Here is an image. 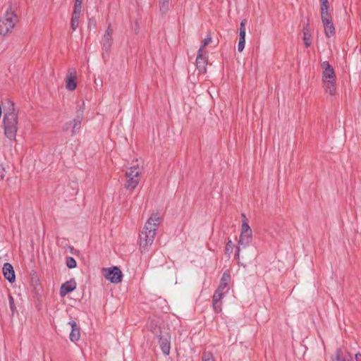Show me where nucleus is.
Segmentation results:
<instances>
[{"mask_svg":"<svg viewBox=\"0 0 361 361\" xmlns=\"http://www.w3.org/2000/svg\"><path fill=\"white\" fill-rule=\"evenodd\" d=\"M160 223V217L158 213L151 215L145 224V226L140 234V250L142 252L148 250L154 240L158 226Z\"/></svg>","mask_w":361,"mask_h":361,"instance_id":"1","label":"nucleus"},{"mask_svg":"<svg viewBox=\"0 0 361 361\" xmlns=\"http://www.w3.org/2000/svg\"><path fill=\"white\" fill-rule=\"evenodd\" d=\"M4 116L2 126L5 136L10 140H14L18 129V113L15 104L11 101H8L6 106L4 107Z\"/></svg>","mask_w":361,"mask_h":361,"instance_id":"2","label":"nucleus"},{"mask_svg":"<svg viewBox=\"0 0 361 361\" xmlns=\"http://www.w3.org/2000/svg\"><path fill=\"white\" fill-rule=\"evenodd\" d=\"M322 69V80L326 91L331 95L335 94L336 74L333 67L328 61H324L321 64Z\"/></svg>","mask_w":361,"mask_h":361,"instance_id":"3","label":"nucleus"},{"mask_svg":"<svg viewBox=\"0 0 361 361\" xmlns=\"http://www.w3.org/2000/svg\"><path fill=\"white\" fill-rule=\"evenodd\" d=\"M243 222L241 226V232L238 240V247L236 250V258L239 259L240 250L241 248L247 247L252 240V231L248 225L247 219L244 214H242Z\"/></svg>","mask_w":361,"mask_h":361,"instance_id":"4","label":"nucleus"},{"mask_svg":"<svg viewBox=\"0 0 361 361\" xmlns=\"http://www.w3.org/2000/svg\"><path fill=\"white\" fill-rule=\"evenodd\" d=\"M18 22V16L11 8H8L4 16L0 18V35L6 36L12 32Z\"/></svg>","mask_w":361,"mask_h":361,"instance_id":"5","label":"nucleus"},{"mask_svg":"<svg viewBox=\"0 0 361 361\" xmlns=\"http://www.w3.org/2000/svg\"><path fill=\"white\" fill-rule=\"evenodd\" d=\"M140 174L141 171L138 165L128 168L126 172L125 188L127 190H134L139 183Z\"/></svg>","mask_w":361,"mask_h":361,"instance_id":"6","label":"nucleus"},{"mask_svg":"<svg viewBox=\"0 0 361 361\" xmlns=\"http://www.w3.org/2000/svg\"><path fill=\"white\" fill-rule=\"evenodd\" d=\"M147 328L156 337L163 334L164 331H168L169 330L162 319L157 317L149 318L147 324Z\"/></svg>","mask_w":361,"mask_h":361,"instance_id":"7","label":"nucleus"},{"mask_svg":"<svg viewBox=\"0 0 361 361\" xmlns=\"http://www.w3.org/2000/svg\"><path fill=\"white\" fill-rule=\"evenodd\" d=\"M102 273L106 279L113 283H118L121 281L123 274L117 267L104 268Z\"/></svg>","mask_w":361,"mask_h":361,"instance_id":"8","label":"nucleus"},{"mask_svg":"<svg viewBox=\"0 0 361 361\" xmlns=\"http://www.w3.org/2000/svg\"><path fill=\"white\" fill-rule=\"evenodd\" d=\"M83 119V110L80 109L77 111L75 118L72 121L66 124V127L63 130H68L71 128V135H75L80 130L81 122Z\"/></svg>","mask_w":361,"mask_h":361,"instance_id":"9","label":"nucleus"},{"mask_svg":"<svg viewBox=\"0 0 361 361\" xmlns=\"http://www.w3.org/2000/svg\"><path fill=\"white\" fill-rule=\"evenodd\" d=\"M159 338V343L162 353L168 355L170 353L171 345H170V335L168 331H164L163 334L157 336Z\"/></svg>","mask_w":361,"mask_h":361,"instance_id":"10","label":"nucleus"},{"mask_svg":"<svg viewBox=\"0 0 361 361\" xmlns=\"http://www.w3.org/2000/svg\"><path fill=\"white\" fill-rule=\"evenodd\" d=\"M226 292L227 291H219L218 289L215 291L212 300V306L215 312L219 313L221 311V300L226 293Z\"/></svg>","mask_w":361,"mask_h":361,"instance_id":"11","label":"nucleus"},{"mask_svg":"<svg viewBox=\"0 0 361 361\" xmlns=\"http://www.w3.org/2000/svg\"><path fill=\"white\" fill-rule=\"evenodd\" d=\"M112 33L113 30L110 27V25L108 26L102 39V49L104 52L108 53L112 44Z\"/></svg>","mask_w":361,"mask_h":361,"instance_id":"12","label":"nucleus"},{"mask_svg":"<svg viewBox=\"0 0 361 361\" xmlns=\"http://www.w3.org/2000/svg\"><path fill=\"white\" fill-rule=\"evenodd\" d=\"M66 88L69 90H74L77 87L76 83V71L74 68L68 70L66 76Z\"/></svg>","mask_w":361,"mask_h":361,"instance_id":"13","label":"nucleus"},{"mask_svg":"<svg viewBox=\"0 0 361 361\" xmlns=\"http://www.w3.org/2000/svg\"><path fill=\"white\" fill-rule=\"evenodd\" d=\"M68 324L71 327V331L69 334V338L72 342H76L79 341L80 338V328L77 324L75 321L71 320L68 322Z\"/></svg>","mask_w":361,"mask_h":361,"instance_id":"14","label":"nucleus"},{"mask_svg":"<svg viewBox=\"0 0 361 361\" xmlns=\"http://www.w3.org/2000/svg\"><path fill=\"white\" fill-rule=\"evenodd\" d=\"M76 288V283L74 279H71L63 283L60 288V295L64 297Z\"/></svg>","mask_w":361,"mask_h":361,"instance_id":"15","label":"nucleus"},{"mask_svg":"<svg viewBox=\"0 0 361 361\" xmlns=\"http://www.w3.org/2000/svg\"><path fill=\"white\" fill-rule=\"evenodd\" d=\"M3 274L10 283H13L16 280L15 271L13 266L10 263H5L3 267Z\"/></svg>","mask_w":361,"mask_h":361,"instance_id":"16","label":"nucleus"},{"mask_svg":"<svg viewBox=\"0 0 361 361\" xmlns=\"http://www.w3.org/2000/svg\"><path fill=\"white\" fill-rule=\"evenodd\" d=\"M207 64V58L203 56V52L201 50H198L197 56L196 58V66L197 68L201 73L206 72V66Z\"/></svg>","mask_w":361,"mask_h":361,"instance_id":"17","label":"nucleus"},{"mask_svg":"<svg viewBox=\"0 0 361 361\" xmlns=\"http://www.w3.org/2000/svg\"><path fill=\"white\" fill-rule=\"evenodd\" d=\"M323 26L324 28V33L326 37L329 38L335 35V27L334 26L332 19H326L322 20Z\"/></svg>","mask_w":361,"mask_h":361,"instance_id":"18","label":"nucleus"},{"mask_svg":"<svg viewBox=\"0 0 361 361\" xmlns=\"http://www.w3.org/2000/svg\"><path fill=\"white\" fill-rule=\"evenodd\" d=\"M231 279V276L228 273L224 272L220 281V284L218 287L219 291H224L228 288V283Z\"/></svg>","mask_w":361,"mask_h":361,"instance_id":"19","label":"nucleus"},{"mask_svg":"<svg viewBox=\"0 0 361 361\" xmlns=\"http://www.w3.org/2000/svg\"><path fill=\"white\" fill-rule=\"evenodd\" d=\"M331 361H352V358L349 354L345 355L343 350L338 348L336 352L335 358Z\"/></svg>","mask_w":361,"mask_h":361,"instance_id":"20","label":"nucleus"},{"mask_svg":"<svg viewBox=\"0 0 361 361\" xmlns=\"http://www.w3.org/2000/svg\"><path fill=\"white\" fill-rule=\"evenodd\" d=\"M302 32H303L304 44L306 47H309L311 45V41H310L311 34L310 32L308 24H307L306 25L304 26Z\"/></svg>","mask_w":361,"mask_h":361,"instance_id":"21","label":"nucleus"},{"mask_svg":"<svg viewBox=\"0 0 361 361\" xmlns=\"http://www.w3.org/2000/svg\"><path fill=\"white\" fill-rule=\"evenodd\" d=\"M321 18L322 21L331 18V16L329 12V4H321Z\"/></svg>","mask_w":361,"mask_h":361,"instance_id":"22","label":"nucleus"},{"mask_svg":"<svg viewBox=\"0 0 361 361\" xmlns=\"http://www.w3.org/2000/svg\"><path fill=\"white\" fill-rule=\"evenodd\" d=\"M80 16H79V15L72 13L71 20V27L73 30H75L77 29V27H78Z\"/></svg>","mask_w":361,"mask_h":361,"instance_id":"23","label":"nucleus"},{"mask_svg":"<svg viewBox=\"0 0 361 361\" xmlns=\"http://www.w3.org/2000/svg\"><path fill=\"white\" fill-rule=\"evenodd\" d=\"M169 8V0H159V9L164 13L168 11Z\"/></svg>","mask_w":361,"mask_h":361,"instance_id":"24","label":"nucleus"},{"mask_svg":"<svg viewBox=\"0 0 361 361\" xmlns=\"http://www.w3.org/2000/svg\"><path fill=\"white\" fill-rule=\"evenodd\" d=\"M66 264L69 269H73L76 267L77 262L75 259L72 257H67L66 258Z\"/></svg>","mask_w":361,"mask_h":361,"instance_id":"25","label":"nucleus"},{"mask_svg":"<svg viewBox=\"0 0 361 361\" xmlns=\"http://www.w3.org/2000/svg\"><path fill=\"white\" fill-rule=\"evenodd\" d=\"M234 245L231 240H228L225 247V253L228 256L233 252Z\"/></svg>","mask_w":361,"mask_h":361,"instance_id":"26","label":"nucleus"},{"mask_svg":"<svg viewBox=\"0 0 361 361\" xmlns=\"http://www.w3.org/2000/svg\"><path fill=\"white\" fill-rule=\"evenodd\" d=\"M8 302L12 314H14L16 312V307L15 305L14 298L11 295H8Z\"/></svg>","mask_w":361,"mask_h":361,"instance_id":"27","label":"nucleus"},{"mask_svg":"<svg viewBox=\"0 0 361 361\" xmlns=\"http://www.w3.org/2000/svg\"><path fill=\"white\" fill-rule=\"evenodd\" d=\"M212 42V37L210 36L207 37L202 42V45L200 46L199 50H201L203 52L204 48L209 44Z\"/></svg>","mask_w":361,"mask_h":361,"instance_id":"28","label":"nucleus"},{"mask_svg":"<svg viewBox=\"0 0 361 361\" xmlns=\"http://www.w3.org/2000/svg\"><path fill=\"white\" fill-rule=\"evenodd\" d=\"M202 361H215L210 353H204L202 356Z\"/></svg>","mask_w":361,"mask_h":361,"instance_id":"29","label":"nucleus"},{"mask_svg":"<svg viewBox=\"0 0 361 361\" xmlns=\"http://www.w3.org/2000/svg\"><path fill=\"white\" fill-rule=\"evenodd\" d=\"M97 26V21L94 18H90L88 21V28L90 30L95 29Z\"/></svg>","mask_w":361,"mask_h":361,"instance_id":"30","label":"nucleus"},{"mask_svg":"<svg viewBox=\"0 0 361 361\" xmlns=\"http://www.w3.org/2000/svg\"><path fill=\"white\" fill-rule=\"evenodd\" d=\"M81 10H82V6L74 5L73 14H76V15L80 16Z\"/></svg>","mask_w":361,"mask_h":361,"instance_id":"31","label":"nucleus"},{"mask_svg":"<svg viewBox=\"0 0 361 361\" xmlns=\"http://www.w3.org/2000/svg\"><path fill=\"white\" fill-rule=\"evenodd\" d=\"M245 39L239 40L238 44V51L241 52V51H243V49L245 48Z\"/></svg>","mask_w":361,"mask_h":361,"instance_id":"32","label":"nucleus"},{"mask_svg":"<svg viewBox=\"0 0 361 361\" xmlns=\"http://www.w3.org/2000/svg\"><path fill=\"white\" fill-rule=\"evenodd\" d=\"M247 20H243L240 24V30L246 32L245 29V25H246Z\"/></svg>","mask_w":361,"mask_h":361,"instance_id":"33","label":"nucleus"},{"mask_svg":"<svg viewBox=\"0 0 361 361\" xmlns=\"http://www.w3.org/2000/svg\"><path fill=\"white\" fill-rule=\"evenodd\" d=\"M6 171L2 166H0V180H3L5 177Z\"/></svg>","mask_w":361,"mask_h":361,"instance_id":"34","label":"nucleus"},{"mask_svg":"<svg viewBox=\"0 0 361 361\" xmlns=\"http://www.w3.org/2000/svg\"><path fill=\"white\" fill-rule=\"evenodd\" d=\"M245 33H246V32L240 30V32H239V40L245 39Z\"/></svg>","mask_w":361,"mask_h":361,"instance_id":"35","label":"nucleus"},{"mask_svg":"<svg viewBox=\"0 0 361 361\" xmlns=\"http://www.w3.org/2000/svg\"><path fill=\"white\" fill-rule=\"evenodd\" d=\"M355 358L356 361H361V354L360 353H356L355 355Z\"/></svg>","mask_w":361,"mask_h":361,"instance_id":"36","label":"nucleus"},{"mask_svg":"<svg viewBox=\"0 0 361 361\" xmlns=\"http://www.w3.org/2000/svg\"><path fill=\"white\" fill-rule=\"evenodd\" d=\"M74 5L82 6V0H75Z\"/></svg>","mask_w":361,"mask_h":361,"instance_id":"37","label":"nucleus"},{"mask_svg":"<svg viewBox=\"0 0 361 361\" xmlns=\"http://www.w3.org/2000/svg\"><path fill=\"white\" fill-rule=\"evenodd\" d=\"M321 4H329L328 0H319Z\"/></svg>","mask_w":361,"mask_h":361,"instance_id":"38","label":"nucleus"}]
</instances>
